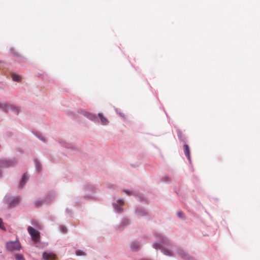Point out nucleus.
<instances>
[{"label":"nucleus","mask_w":260,"mask_h":260,"mask_svg":"<svg viewBox=\"0 0 260 260\" xmlns=\"http://www.w3.org/2000/svg\"><path fill=\"white\" fill-rule=\"evenodd\" d=\"M153 247L157 250L160 249L163 254L170 256H176L177 246L164 236H159L158 241L153 243Z\"/></svg>","instance_id":"nucleus-1"},{"label":"nucleus","mask_w":260,"mask_h":260,"mask_svg":"<svg viewBox=\"0 0 260 260\" xmlns=\"http://www.w3.org/2000/svg\"><path fill=\"white\" fill-rule=\"evenodd\" d=\"M21 200L20 196H13L10 194H6L4 199L3 202L9 206L16 207L19 204Z\"/></svg>","instance_id":"nucleus-2"},{"label":"nucleus","mask_w":260,"mask_h":260,"mask_svg":"<svg viewBox=\"0 0 260 260\" xmlns=\"http://www.w3.org/2000/svg\"><path fill=\"white\" fill-rule=\"evenodd\" d=\"M27 231L31 237L34 244L37 247H39L38 244L40 242L41 238L40 232L30 226L27 227Z\"/></svg>","instance_id":"nucleus-3"},{"label":"nucleus","mask_w":260,"mask_h":260,"mask_svg":"<svg viewBox=\"0 0 260 260\" xmlns=\"http://www.w3.org/2000/svg\"><path fill=\"white\" fill-rule=\"evenodd\" d=\"M18 163V159L13 158L10 159L0 158V169L8 168L14 167Z\"/></svg>","instance_id":"nucleus-4"},{"label":"nucleus","mask_w":260,"mask_h":260,"mask_svg":"<svg viewBox=\"0 0 260 260\" xmlns=\"http://www.w3.org/2000/svg\"><path fill=\"white\" fill-rule=\"evenodd\" d=\"M7 249L9 251H19L21 248V244L18 240L9 241L6 242Z\"/></svg>","instance_id":"nucleus-5"},{"label":"nucleus","mask_w":260,"mask_h":260,"mask_svg":"<svg viewBox=\"0 0 260 260\" xmlns=\"http://www.w3.org/2000/svg\"><path fill=\"white\" fill-rule=\"evenodd\" d=\"M124 204V201L122 199L119 198L112 203V206L114 211L117 213H120L123 211L122 205Z\"/></svg>","instance_id":"nucleus-6"},{"label":"nucleus","mask_w":260,"mask_h":260,"mask_svg":"<svg viewBox=\"0 0 260 260\" xmlns=\"http://www.w3.org/2000/svg\"><path fill=\"white\" fill-rule=\"evenodd\" d=\"M83 189L85 195L88 198H90L92 193L95 191V187L92 184H86L83 186Z\"/></svg>","instance_id":"nucleus-7"},{"label":"nucleus","mask_w":260,"mask_h":260,"mask_svg":"<svg viewBox=\"0 0 260 260\" xmlns=\"http://www.w3.org/2000/svg\"><path fill=\"white\" fill-rule=\"evenodd\" d=\"M176 256H178L184 258L185 260H189V256L187 252H186L183 249L177 248L175 251Z\"/></svg>","instance_id":"nucleus-8"},{"label":"nucleus","mask_w":260,"mask_h":260,"mask_svg":"<svg viewBox=\"0 0 260 260\" xmlns=\"http://www.w3.org/2000/svg\"><path fill=\"white\" fill-rule=\"evenodd\" d=\"M58 143L61 147L64 148L66 149H69L72 150L75 149V146H74L73 145L66 142L64 140H58Z\"/></svg>","instance_id":"nucleus-9"},{"label":"nucleus","mask_w":260,"mask_h":260,"mask_svg":"<svg viewBox=\"0 0 260 260\" xmlns=\"http://www.w3.org/2000/svg\"><path fill=\"white\" fill-rule=\"evenodd\" d=\"M28 179H29V176L26 173L22 175V176L20 180V182H19V183L18 185V188L19 189L23 188V187L24 186V185H25L26 183L28 181Z\"/></svg>","instance_id":"nucleus-10"},{"label":"nucleus","mask_w":260,"mask_h":260,"mask_svg":"<svg viewBox=\"0 0 260 260\" xmlns=\"http://www.w3.org/2000/svg\"><path fill=\"white\" fill-rule=\"evenodd\" d=\"M21 110V108L19 106L14 104L10 103L9 107V112L11 111L14 114L18 115L19 113L20 112Z\"/></svg>","instance_id":"nucleus-11"},{"label":"nucleus","mask_w":260,"mask_h":260,"mask_svg":"<svg viewBox=\"0 0 260 260\" xmlns=\"http://www.w3.org/2000/svg\"><path fill=\"white\" fill-rule=\"evenodd\" d=\"M10 104L9 103L0 102V110L5 113L9 112Z\"/></svg>","instance_id":"nucleus-12"},{"label":"nucleus","mask_w":260,"mask_h":260,"mask_svg":"<svg viewBox=\"0 0 260 260\" xmlns=\"http://www.w3.org/2000/svg\"><path fill=\"white\" fill-rule=\"evenodd\" d=\"M82 113L84 116H85L88 119H89L93 121H94V122L96 121V117L95 115H94L92 113L85 111H83Z\"/></svg>","instance_id":"nucleus-13"},{"label":"nucleus","mask_w":260,"mask_h":260,"mask_svg":"<svg viewBox=\"0 0 260 260\" xmlns=\"http://www.w3.org/2000/svg\"><path fill=\"white\" fill-rule=\"evenodd\" d=\"M42 258L44 260L54 259L55 255L52 253L44 252L43 253Z\"/></svg>","instance_id":"nucleus-14"},{"label":"nucleus","mask_w":260,"mask_h":260,"mask_svg":"<svg viewBox=\"0 0 260 260\" xmlns=\"http://www.w3.org/2000/svg\"><path fill=\"white\" fill-rule=\"evenodd\" d=\"M55 197V193L53 191H50L47 193L44 197V200L46 202H48Z\"/></svg>","instance_id":"nucleus-15"},{"label":"nucleus","mask_w":260,"mask_h":260,"mask_svg":"<svg viewBox=\"0 0 260 260\" xmlns=\"http://www.w3.org/2000/svg\"><path fill=\"white\" fill-rule=\"evenodd\" d=\"M44 199L41 198H37L34 201V205L36 207H40L42 206L43 204Z\"/></svg>","instance_id":"nucleus-16"},{"label":"nucleus","mask_w":260,"mask_h":260,"mask_svg":"<svg viewBox=\"0 0 260 260\" xmlns=\"http://www.w3.org/2000/svg\"><path fill=\"white\" fill-rule=\"evenodd\" d=\"M135 213L138 216H144L147 214V211L143 208H138Z\"/></svg>","instance_id":"nucleus-17"},{"label":"nucleus","mask_w":260,"mask_h":260,"mask_svg":"<svg viewBox=\"0 0 260 260\" xmlns=\"http://www.w3.org/2000/svg\"><path fill=\"white\" fill-rule=\"evenodd\" d=\"M98 116L100 118L101 122L103 125H106L109 123V120L107 119L106 117L104 116L102 114L99 113Z\"/></svg>","instance_id":"nucleus-18"},{"label":"nucleus","mask_w":260,"mask_h":260,"mask_svg":"<svg viewBox=\"0 0 260 260\" xmlns=\"http://www.w3.org/2000/svg\"><path fill=\"white\" fill-rule=\"evenodd\" d=\"M184 148L185 155L187 157L188 159L190 161V155L188 146L186 144L184 145Z\"/></svg>","instance_id":"nucleus-19"},{"label":"nucleus","mask_w":260,"mask_h":260,"mask_svg":"<svg viewBox=\"0 0 260 260\" xmlns=\"http://www.w3.org/2000/svg\"><path fill=\"white\" fill-rule=\"evenodd\" d=\"M130 220L127 218L123 219L120 223V226L122 228L130 224Z\"/></svg>","instance_id":"nucleus-20"},{"label":"nucleus","mask_w":260,"mask_h":260,"mask_svg":"<svg viewBox=\"0 0 260 260\" xmlns=\"http://www.w3.org/2000/svg\"><path fill=\"white\" fill-rule=\"evenodd\" d=\"M140 246L139 243L137 242H133L131 244V247L133 250H136Z\"/></svg>","instance_id":"nucleus-21"},{"label":"nucleus","mask_w":260,"mask_h":260,"mask_svg":"<svg viewBox=\"0 0 260 260\" xmlns=\"http://www.w3.org/2000/svg\"><path fill=\"white\" fill-rule=\"evenodd\" d=\"M75 254L77 256H85L86 253L83 250L78 249V250H76Z\"/></svg>","instance_id":"nucleus-22"},{"label":"nucleus","mask_w":260,"mask_h":260,"mask_svg":"<svg viewBox=\"0 0 260 260\" xmlns=\"http://www.w3.org/2000/svg\"><path fill=\"white\" fill-rule=\"evenodd\" d=\"M123 192H125L128 196H136V193L132 190L125 189L123 190Z\"/></svg>","instance_id":"nucleus-23"},{"label":"nucleus","mask_w":260,"mask_h":260,"mask_svg":"<svg viewBox=\"0 0 260 260\" xmlns=\"http://www.w3.org/2000/svg\"><path fill=\"white\" fill-rule=\"evenodd\" d=\"M35 167L38 171H40L41 170L42 166L37 160L35 161Z\"/></svg>","instance_id":"nucleus-24"},{"label":"nucleus","mask_w":260,"mask_h":260,"mask_svg":"<svg viewBox=\"0 0 260 260\" xmlns=\"http://www.w3.org/2000/svg\"><path fill=\"white\" fill-rule=\"evenodd\" d=\"M15 257L17 260H24L23 256L21 254H16Z\"/></svg>","instance_id":"nucleus-25"},{"label":"nucleus","mask_w":260,"mask_h":260,"mask_svg":"<svg viewBox=\"0 0 260 260\" xmlns=\"http://www.w3.org/2000/svg\"><path fill=\"white\" fill-rule=\"evenodd\" d=\"M60 231L62 233H66L67 232V228L64 225H60L59 226Z\"/></svg>","instance_id":"nucleus-26"},{"label":"nucleus","mask_w":260,"mask_h":260,"mask_svg":"<svg viewBox=\"0 0 260 260\" xmlns=\"http://www.w3.org/2000/svg\"><path fill=\"white\" fill-rule=\"evenodd\" d=\"M0 229H1L2 230H3L4 231H6V229L5 228V226H3V220L1 218H0Z\"/></svg>","instance_id":"nucleus-27"},{"label":"nucleus","mask_w":260,"mask_h":260,"mask_svg":"<svg viewBox=\"0 0 260 260\" xmlns=\"http://www.w3.org/2000/svg\"><path fill=\"white\" fill-rule=\"evenodd\" d=\"M12 78L13 80L15 81H19L20 80V77L19 76L16 75H13Z\"/></svg>","instance_id":"nucleus-28"},{"label":"nucleus","mask_w":260,"mask_h":260,"mask_svg":"<svg viewBox=\"0 0 260 260\" xmlns=\"http://www.w3.org/2000/svg\"><path fill=\"white\" fill-rule=\"evenodd\" d=\"M67 213L71 217L73 216V212L72 210L69 208H67L66 210Z\"/></svg>","instance_id":"nucleus-29"},{"label":"nucleus","mask_w":260,"mask_h":260,"mask_svg":"<svg viewBox=\"0 0 260 260\" xmlns=\"http://www.w3.org/2000/svg\"><path fill=\"white\" fill-rule=\"evenodd\" d=\"M182 213L181 212H178L177 213V216H178V217L183 219V216H182Z\"/></svg>","instance_id":"nucleus-30"},{"label":"nucleus","mask_w":260,"mask_h":260,"mask_svg":"<svg viewBox=\"0 0 260 260\" xmlns=\"http://www.w3.org/2000/svg\"><path fill=\"white\" fill-rule=\"evenodd\" d=\"M3 176L2 171L0 170V178H2Z\"/></svg>","instance_id":"nucleus-31"},{"label":"nucleus","mask_w":260,"mask_h":260,"mask_svg":"<svg viewBox=\"0 0 260 260\" xmlns=\"http://www.w3.org/2000/svg\"><path fill=\"white\" fill-rule=\"evenodd\" d=\"M40 140L43 141H45L44 139L43 138H40Z\"/></svg>","instance_id":"nucleus-32"},{"label":"nucleus","mask_w":260,"mask_h":260,"mask_svg":"<svg viewBox=\"0 0 260 260\" xmlns=\"http://www.w3.org/2000/svg\"><path fill=\"white\" fill-rule=\"evenodd\" d=\"M41 225H38V228L40 229H41Z\"/></svg>","instance_id":"nucleus-33"}]
</instances>
